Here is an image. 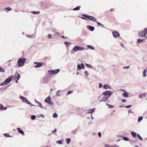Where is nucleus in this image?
<instances>
[{"mask_svg":"<svg viewBox=\"0 0 147 147\" xmlns=\"http://www.w3.org/2000/svg\"><path fill=\"white\" fill-rule=\"evenodd\" d=\"M123 96L125 98H127L128 96L127 93L125 91H124V92L123 93Z\"/></svg>","mask_w":147,"mask_h":147,"instance_id":"15","label":"nucleus"},{"mask_svg":"<svg viewBox=\"0 0 147 147\" xmlns=\"http://www.w3.org/2000/svg\"><path fill=\"white\" fill-rule=\"evenodd\" d=\"M34 63L36 65H35V67H38L41 66L43 65H45V64L44 63H41L38 62H35Z\"/></svg>","mask_w":147,"mask_h":147,"instance_id":"10","label":"nucleus"},{"mask_svg":"<svg viewBox=\"0 0 147 147\" xmlns=\"http://www.w3.org/2000/svg\"><path fill=\"white\" fill-rule=\"evenodd\" d=\"M61 37L62 38H65V36H62Z\"/></svg>","mask_w":147,"mask_h":147,"instance_id":"56","label":"nucleus"},{"mask_svg":"<svg viewBox=\"0 0 147 147\" xmlns=\"http://www.w3.org/2000/svg\"><path fill=\"white\" fill-rule=\"evenodd\" d=\"M35 102L37 103L38 105L39 106L42 108H43V107L42 106V105L41 104L40 102H39L38 101H37L36 100H35Z\"/></svg>","mask_w":147,"mask_h":147,"instance_id":"20","label":"nucleus"},{"mask_svg":"<svg viewBox=\"0 0 147 147\" xmlns=\"http://www.w3.org/2000/svg\"><path fill=\"white\" fill-rule=\"evenodd\" d=\"M87 47L88 48L90 49H94V48L92 46H91V45H88L87 46Z\"/></svg>","mask_w":147,"mask_h":147,"instance_id":"30","label":"nucleus"},{"mask_svg":"<svg viewBox=\"0 0 147 147\" xmlns=\"http://www.w3.org/2000/svg\"><path fill=\"white\" fill-rule=\"evenodd\" d=\"M146 69L144 70L143 71V76L145 77L146 76Z\"/></svg>","mask_w":147,"mask_h":147,"instance_id":"21","label":"nucleus"},{"mask_svg":"<svg viewBox=\"0 0 147 147\" xmlns=\"http://www.w3.org/2000/svg\"><path fill=\"white\" fill-rule=\"evenodd\" d=\"M82 16L84 17H81V18L83 20H86L87 19H88L92 21L96 22V19L95 17L92 16L84 14H82Z\"/></svg>","mask_w":147,"mask_h":147,"instance_id":"1","label":"nucleus"},{"mask_svg":"<svg viewBox=\"0 0 147 147\" xmlns=\"http://www.w3.org/2000/svg\"><path fill=\"white\" fill-rule=\"evenodd\" d=\"M94 111V109H89L88 112V113L89 114L92 113H93Z\"/></svg>","mask_w":147,"mask_h":147,"instance_id":"17","label":"nucleus"},{"mask_svg":"<svg viewBox=\"0 0 147 147\" xmlns=\"http://www.w3.org/2000/svg\"><path fill=\"white\" fill-rule=\"evenodd\" d=\"M109 98L107 97V96H106L103 98L102 100H101L100 102L101 101H107V100Z\"/></svg>","mask_w":147,"mask_h":147,"instance_id":"16","label":"nucleus"},{"mask_svg":"<svg viewBox=\"0 0 147 147\" xmlns=\"http://www.w3.org/2000/svg\"><path fill=\"white\" fill-rule=\"evenodd\" d=\"M98 134L99 137L101 136V134L100 132H99Z\"/></svg>","mask_w":147,"mask_h":147,"instance_id":"52","label":"nucleus"},{"mask_svg":"<svg viewBox=\"0 0 147 147\" xmlns=\"http://www.w3.org/2000/svg\"><path fill=\"white\" fill-rule=\"evenodd\" d=\"M86 66L87 67H91V65H89L88 64H86Z\"/></svg>","mask_w":147,"mask_h":147,"instance_id":"47","label":"nucleus"},{"mask_svg":"<svg viewBox=\"0 0 147 147\" xmlns=\"http://www.w3.org/2000/svg\"><path fill=\"white\" fill-rule=\"evenodd\" d=\"M131 134L132 136L134 137H136V135H137V134L134 131H132L131 132Z\"/></svg>","mask_w":147,"mask_h":147,"instance_id":"19","label":"nucleus"},{"mask_svg":"<svg viewBox=\"0 0 147 147\" xmlns=\"http://www.w3.org/2000/svg\"><path fill=\"white\" fill-rule=\"evenodd\" d=\"M122 102H126V100L125 99H123L122 100Z\"/></svg>","mask_w":147,"mask_h":147,"instance_id":"53","label":"nucleus"},{"mask_svg":"<svg viewBox=\"0 0 147 147\" xmlns=\"http://www.w3.org/2000/svg\"><path fill=\"white\" fill-rule=\"evenodd\" d=\"M137 136L139 138L140 140H142V138L140 136L139 134H137Z\"/></svg>","mask_w":147,"mask_h":147,"instance_id":"41","label":"nucleus"},{"mask_svg":"<svg viewBox=\"0 0 147 147\" xmlns=\"http://www.w3.org/2000/svg\"><path fill=\"white\" fill-rule=\"evenodd\" d=\"M111 147H119L118 146L116 145H114L112 146H111Z\"/></svg>","mask_w":147,"mask_h":147,"instance_id":"49","label":"nucleus"},{"mask_svg":"<svg viewBox=\"0 0 147 147\" xmlns=\"http://www.w3.org/2000/svg\"><path fill=\"white\" fill-rule=\"evenodd\" d=\"M64 43L67 46L69 45L70 44V43L69 42H64Z\"/></svg>","mask_w":147,"mask_h":147,"instance_id":"39","label":"nucleus"},{"mask_svg":"<svg viewBox=\"0 0 147 147\" xmlns=\"http://www.w3.org/2000/svg\"><path fill=\"white\" fill-rule=\"evenodd\" d=\"M131 107V105H129L128 106H126L125 107L126 108H130Z\"/></svg>","mask_w":147,"mask_h":147,"instance_id":"46","label":"nucleus"},{"mask_svg":"<svg viewBox=\"0 0 147 147\" xmlns=\"http://www.w3.org/2000/svg\"><path fill=\"white\" fill-rule=\"evenodd\" d=\"M7 109V108L6 107H3V105L1 104H0V110H5Z\"/></svg>","mask_w":147,"mask_h":147,"instance_id":"18","label":"nucleus"},{"mask_svg":"<svg viewBox=\"0 0 147 147\" xmlns=\"http://www.w3.org/2000/svg\"><path fill=\"white\" fill-rule=\"evenodd\" d=\"M80 6H79L76 7V8H75L73 9V10L74 11L79 10H80Z\"/></svg>","mask_w":147,"mask_h":147,"instance_id":"23","label":"nucleus"},{"mask_svg":"<svg viewBox=\"0 0 147 147\" xmlns=\"http://www.w3.org/2000/svg\"><path fill=\"white\" fill-rule=\"evenodd\" d=\"M97 23L98 25L102 26V27H103L104 25L101 23H100L98 22H97Z\"/></svg>","mask_w":147,"mask_h":147,"instance_id":"34","label":"nucleus"},{"mask_svg":"<svg viewBox=\"0 0 147 147\" xmlns=\"http://www.w3.org/2000/svg\"><path fill=\"white\" fill-rule=\"evenodd\" d=\"M102 86V85L101 83H100L99 84V87L101 88Z\"/></svg>","mask_w":147,"mask_h":147,"instance_id":"48","label":"nucleus"},{"mask_svg":"<svg viewBox=\"0 0 147 147\" xmlns=\"http://www.w3.org/2000/svg\"><path fill=\"white\" fill-rule=\"evenodd\" d=\"M121 90L122 91H124V90L123 89Z\"/></svg>","mask_w":147,"mask_h":147,"instance_id":"57","label":"nucleus"},{"mask_svg":"<svg viewBox=\"0 0 147 147\" xmlns=\"http://www.w3.org/2000/svg\"><path fill=\"white\" fill-rule=\"evenodd\" d=\"M57 129H55L54 130H52V132H55L57 131Z\"/></svg>","mask_w":147,"mask_h":147,"instance_id":"50","label":"nucleus"},{"mask_svg":"<svg viewBox=\"0 0 147 147\" xmlns=\"http://www.w3.org/2000/svg\"><path fill=\"white\" fill-rule=\"evenodd\" d=\"M4 136L5 137H10V136L9 134H3Z\"/></svg>","mask_w":147,"mask_h":147,"instance_id":"31","label":"nucleus"},{"mask_svg":"<svg viewBox=\"0 0 147 147\" xmlns=\"http://www.w3.org/2000/svg\"><path fill=\"white\" fill-rule=\"evenodd\" d=\"M142 119V117H138V121L139 122H140Z\"/></svg>","mask_w":147,"mask_h":147,"instance_id":"32","label":"nucleus"},{"mask_svg":"<svg viewBox=\"0 0 147 147\" xmlns=\"http://www.w3.org/2000/svg\"><path fill=\"white\" fill-rule=\"evenodd\" d=\"M32 13L35 14H38L40 13V12L39 11H34L32 12Z\"/></svg>","mask_w":147,"mask_h":147,"instance_id":"28","label":"nucleus"},{"mask_svg":"<svg viewBox=\"0 0 147 147\" xmlns=\"http://www.w3.org/2000/svg\"><path fill=\"white\" fill-rule=\"evenodd\" d=\"M12 76L10 77L9 78L7 79L5 81H4L3 83H2L0 84V85L1 86H3L6 85L7 83H9L11 80V78H12Z\"/></svg>","mask_w":147,"mask_h":147,"instance_id":"5","label":"nucleus"},{"mask_svg":"<svg viewBox=\"0 0 147 147\" xmlns=\"http://www.w3.org/2000/svg\"><path fill=\"white\" fill-rule=\"evenodd\" d=\"M60 92H61L60 91H58L57 92L56 94L57 96H59L60 95Z\"/></svg>","mask_w":147,"mask_h":147,"instance_id":"33","label":"nucleus"},{"mask_svg":"<svg viewBox=\"0 0 147 147\" xmlns=\"http://www.w3.org/2000/svg\"><path fill=\"white\" fill-rule=\"evenodd\" d=\"M5 9L6 10H7L8 11H11V9L9 7L5 8Z\"/></svg>","mask_w":147,"mask_h":147,"instance_id":"38","label":"nucleus"},{"mask_svg":"<svg viewBox=\"0 0 147 147\" xmlns=\"http://www.w3.org/2000/svg\"><path fill=\"white\" fill-rule=\"evenodd\" d=\"M110 11H113V9H110Z\"/></svg>","mask_w":147,"mask_h":147,"instance_id":"55","label":"nucleus"},{"mask_svg":"<svg viewBox=\"0 0 147 147\" xmlns=\"http://www.w3.org/2000/svg\"><path fill=\"white\" fill-rule=\"evenodd\" d=\"M113 34L114 37L116 38L119 37L120 36V34L118 32L113 31Z\"/></svg>","mask_w":147,"mask_h":147,"instance_id":"11","label":"nucleus"},{"mask_svg":"<svg viewBox=\"0 0 147 147\" xmlns=\"http://www.w3.org/2000/svg\"><path fill=\"white\" fill-rule=\"evenodd\" d=\"M45 102L47 103L48 104L50 105H53V102L51 101V97L49 96L45 100Z\"/></svg>","mask_w":147,"mask_h":147,"instance_id":"6","label":"nucleus"},{"mask_svg":"<svg viewBox=\"0 0 147 147\" xmlns=\"http://www.w3.org/2000/svg\"><path fill=\"white\" fill-rule=\"evenodd\" d=\"M112 94V93L109 91H107L104 92L102 93V95L105 96H107V97L109 98Z\"/></svg>","mask_w":147,"mask_h":147,"instance_id":"7","label":"nucleus"},{"mask_svg":"<svg viewBox=\"0 0 147 147\" xmlns=\"http://www.w3.org/2000/svg\"><path fill=\"white\" fill-rule=\"evenodd\" d=\"M20 75L18 73H16L14 76V79L16 80V83H18V81L19 80L20 78Z\"/></svg>","mask_w":147,"mask_h":147,"instance_id":"9","label":"nucleus"},{"mask_svg":"<svg viewBox=\"0 0 147 147\" xmlns=\"http://www.w3.org/2000/svg\"><path fill=\"white\" fill-rule=\"evenodd\" d=\"M57 143L59 144H62V141L61 140L58 141Z\"/></svg>","mask_w":147,"mask_h":147,"instance_id":"42","label":"nucleus"},{"mask_svg":"<svg viewBox=\"0 0 147 147\" xmlns=\"http://www.w3.org/2000/svg\"><path fill=\"white\" fill-rule=\"evenodd\" d=\"M17 129L19 133H20L22 135L24 134V131L22 130V129H21L20 128H17Z\"/></svg>","mask_w":147,"mask_h":147,"instance_id":"13","label":"nucleus"},{"mask_svg":"<svg viewBox=\"0 0 147 147\" xmlns=\"http://www.w3.org/2000/svg\"><path fill=\"white\" fill-rule=\"evenodd\" d=\"M89 29L91 31H93L94 29V28L93 27V26H89Z\"/></svg>","mask_w":147,"mask_h":147,"instance_id":"22","label":"nucleus"},{"mask_svg":"<svg viewBox=\"0 0 147 147\" xmlns=\"http://www.w3.org/2000/svg\"><path fill=\"white\" fill-rule=\"evenodd\" d=\"M52 36L51 34H49L48 35V37L49 38H51Z\"/></svg>","mask_w":147,"mask_h":147,"instance_id":"44","label":"nucleus"},{"mask_svg":"<svg viewBox=\"0 0 147 147\" xmlns=\"http://www.w3.org/2000/svg\"><path fill=\"white\" fill-rule=\"evenodd\" d=\"M109 87V86L108 85L106 84H105L104 86V88L105 89H107Z\"/></svg>","mask_w":147,"mask_h":147,"instance_id":"36","label":"nucleus"},{"mask_svg":"<svg viewBox=\"0 0 147 147\" xmlns=\"http://www.w3.org/2000/svg\"><path fill=\"white\" fill-rule=\"evenodd\" d=\"M60 71L59 69H56L55 70L48 71L49 73L51 74H54L58 73Z\"/></svg>","mask_w":147,"mask_h":147,"instance_id":"4","label":"nucleus"},{"mask_svg":"<svg viewBox=\"0 0 147 147\" xmlns=\"http://www.w3.org/2000/svg\"><path fill=\"white\" fill-rule=\"evenodd\" d=\"M106 104L109 107V108H111L114 107V106L113 105H109L107 103Z\"/></svg>","mask_w":147,"mask_h":147,"instance_id":"27","label":"nucleus"},{"mask_svg":"<svg viewBox=\"0 0 147 147\" xmlns=\"http://www.w3.org/2000/svg\"><path fill=\"white\" fill-rule=\"evenodd\" d=\"M141 37H144L147 34V28H145L143 30L139 33Z\"/></svg>","mask_w":147,"mask_h":147,"instance_id":"3","label":"nucleus"},{"mask_svg":"<svg viewBox=\"0 0 147 147\" xmlns=\"http://www.w3.org/2000/svg\"><path fill=\"white\" fill-rule=\"evenodd\" d=\"M26 61V59L25 58H22L19 59L18 61V66H21L24 64Z\"/></svg>","mask_w":147,"mask_h":147,"instance_id":"2","label":"nucleus"},{"mask_svg":"<svg viewBox=\"0 0 147 147\" xmlns=\"http://www.w3.org/2000/svg\"><path fill=\"white\" fill-rule=\"evenodd\" d=\"M143 41V40L139 39L137 40V42L138 43H140L142 42Z\"/></svg>","mask_w":147,"mask_h":147,"instance_id":"26","label":"nucleus"},{"mask_svg":"<svg viewBox=\"0 0 147 147\" xmlns=\"http://www.w3.org/2000/svg\"><path fill=\"white\" fill-rule=\"evenodd\" d=\"M105 147H111V146H109L108 145L106 144L105 145Z\"/></svg>","mask_w":147,"mask_h":147,"instance_id":"51","label":"nucleus"},{"mask_svg":"<svg viewBox=\"0 0 147 147\" xmlns=\"http://www.w3.org/2000/svg\"><path fill=\"white\" fill-rule=\"evenodd\" d=\"M5 70L1 67H0V72L4 73L5 72Z\"/></svg>","mask_w":147,"mask_h":147,"instance_id":"25","label":"nucleus"},{"mask_svg":"<svg viewBox=\"0 0 147 147\" xmlns=\"http://www.w3.org/2000/svg\"><path fill=\"white\" fill-rule=\"evenodd\" d=\"M145 94H140L139 96V97L140 98H143L145 97Z\"/></svg>","mask_w":147,"mask_h":147,"instance_id":"24","label":"nucleus"},{"mask_svg":"<svg viewBox=\"0 0 147 147\" xmlns=\"http://www.w3.org/2000/svg\"><path fill=\"white\" fill-rule=\"evenodd\" d=\"M77 69L79 70L81 69L84 68V65L82 64L78 65L77 66Z\"/></svg>","mask_w":147,"mask_h":147,"instance_id":"12","label":"nucleus"},{"mask_svg":"<svg viewBox=\"0 0 147 147\" xmlns=\"http://www.w3.org/2000/svg\"><path fill=\"white\" fill-rule=\"evenodd\" d=\"M123 138L124 140H125L126 141H127L129 140V139L128 138H127L126 137H123Z\"/></svg>","mask_w":147,"mask_h":147,"instance_id":"37","label":"nucleus"},{"mask_svg":"<svg viewBox=\"0 0 147 147\" xmlns=\"http://www.w3.org/2000/svg\"><path fill=\"white\" fill-rule=\"evenodd\" d=\"M25 102H26L28 104H31L30 102L27 99H26V100Z\"/></svg>","mask_w":147,"mask_h":147,"instance_id":"43","label":"nucleus"},{"mask_svg":"<svg viewBox=\"0 0 147 147\" xmlns=\"http://www.w3.org/2000/svg\"><path fill=\"white\" fill-rule=\"evenodd\" d=\"M123 107V106H121L120 107Z\"/></svg>","mask_w":147,"mask_h":147,"instance_id":"59","label":"nucleus"},{"mask_svg":"<svg viewBox=\"0 0 147 147\" xmlns=\"http://www.w3.org/2000/svg\"><path fill=\"white\" fill-rule=\"evenodd\" d=\"M20 98L22 100V101L24 102H25L26 100V99H27L26 98L22 96H20Z\"/></svg>","mask_w":147,"mask_h":147,"instance_id":"14","label":"nucleus"},{"mask_svg":"<svg viewBox=\"0 0 147 147\" xmlns=\"http://www.w3.org/2000/svg\"><path fill=\"white\" fill-rule=\"evenodd\" d=\"M70 141L71 140L70 138H69L66 139V142L67 144H69L70 142Z\"/></svg>","mask_w":147,"mask_h":147,"instance_id":"29","label":"nucleus"},{"mask_svg":"<svg viewBox=\"0 0 147 147\" xmlns=\"http://www.w3.org/2000/svg\"><path fill=\"white\" fill-rule=\"evenodd\" d=\"M31 118L32 120H34L36 119V117L34 115H33L31 117Z\"/></svg>","mask_w":147,"mask_h":147,"instance_id":"40","label":"nucleus"},{"mask_svg":"<svg viewBox=\"0 0 147 147\" xmlns=\"http://www.w3.org/2000/svg\"><path fill=\"white\" fill-rule=\"evenodd\" d=\"M129 67V66H128V67H127V68H128Z\"/></svg>","mask_w":147,"mask_h":147,"instance_id":"60","label":"nucleus"},{"mask_svg":"<svg viewBox=\"0 0 147 147\" xmlns=\"http://www.w3.org/2000/svg\"><path fill=\"white\" fill-rule=\"evenodd\" d=\"M125 67H124V68H125Z\"/></svg>","mask_w":147,"mask_h":147,"instance_id":"61","label":"nucleus"},{"mask_svg":"<svg viewBox=\"0 0 147 147\" xmlns=\"http://www.w3.org/2000/svg\"><path fill=\"white\" fill-rule=\"evenodd\" d=\"M84 48L82 47H79L78 46H75L73 49V50L75 51H82L83 50Z\"/></svg>","mask_w":147,"mask_h":147,"instance_id":"8","label":"nucleus"},{"mask_svg":"<svg viewBox=\"0 0 147 147\" xmlns=\"http://www.w3.org/2000/svg\"><path fill=\"white\" fill-rule=\"evenodd\" d=\"M85 73H86V74H87V75H88V74H87V73H88V71H85Z\"/></svg>","mask_w":147,"mask_h":147,"instance_id":"54","label":"nucleus"},{"mask_svg":"<svg viewBox=\"0 0 147 147\" xmlns=\"http://www.w3.org/2000/svg\"><path fill=\"white\" fill-rule=\"evenodd\" d=\"M51 91H52V89H51Z\"/></svg>","mask_w":147,"mask_h":147,"instance_id":"58","label":"nucleus"},{"mask_svg":"<svg viewBox=\"0 0 147 147\" xmlns=\"http://www.w3.org/2000/svg\"><path fill=\"white\" fill-rule=\"evenodd\" d=\"M54 118H56L57 117V115L56 113H55L53 115Z\"/></svg>","mask_w":147,"mask_h":147,"instance_id":"35","label":"nucleus"},{"mask_svg":"<svg viewBox=\"0 0 147 147\" xmlns=\"http://www.w3.org/2000/svg\"><path fill=\"white\" fill-rule=\"evenodd\" d=\"M72 91H69L68 92H67V95L68 94H71V93H72Z\"/></svg>","mask_w":147,"mask_h":147,"instance_id":"45","label":"nucleus"}]
</instances>
